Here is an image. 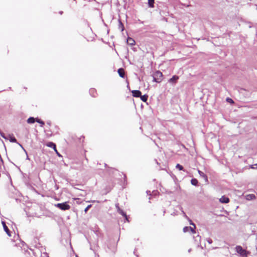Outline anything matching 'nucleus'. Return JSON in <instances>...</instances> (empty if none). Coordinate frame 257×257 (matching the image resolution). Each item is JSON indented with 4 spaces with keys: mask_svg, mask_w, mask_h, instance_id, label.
I'll return each instance as SVG.
<instances>
[{
    "mask_svg": "<svg viewBox=\"0 0 257 257\" xmlns=\"http://www.w3.org/2000/svg\"><path fill=\"white\" fill-rule=\"evenodd\" d=\"M163 74L160 71H157L153 75V81L160 83L162 80Z\"/></svg>",
    "mask_w": 257,
    "mask_h": 257,
    "instance_id": "f257e3e1",
    "label": "nucleus"
},
{
    "mask_svg": "<svg viewBox=\"0 0 257 257\" xmlns=\"http://www.w3.org/2000/svg\"><path fill=\"white\" fill-rule=\"evenodd\" d=\"M54 206L62 210H67L70 208V206L68 204L67 202H65L62 203L55 204Z\"/></svg>",
    "mask_w": 257,
    "mask_h": 257,
    "instance_id": "f03ea898",
    "label": "nucleus"
},
{
    "mask_svg": "<svg viewBox=\"0 0 257 257\" xmlns=\"http://www.w3.org/2000/svg\"><path fill=\"white\" fill-rule=\"evenodd\" d=\"M236 252L239 253L241 256H247V252L242 248L241 246L237 245L235 247Z\"/></svg>",
    "mask_w": 257,
    "mask_h": 257,
    "instance_id": "7ed1b4c3",
    "label": "nucleus"
},
{
    "mask_svg": "<svg viewBox=\"0 0 257 257\" xmlns=\"http://www.w3.org/2000/svg\"><path fill=\"white\" fill-rule=\"evenodd\" d=\"M178 79H179V77L178 76L174 75L171 78H170L168 80V82L171 84H175L176 83Z\"/></svg>",
    "mask_w": 257,
    "mask_h": 257,
    "instance_id": "20e7f679",
    "label": "nucleus"
},
{
    "mask_svg": "<svg viewBox=\"0 0 257 257\" xmlns=\"http://www.w3.org/2000/svg\"><path fill=\"white\" fill-rule=\"evenodd\" d=\"M133 96L136 97H139L141 95V92L140 90H133L132 91Z\"/></svg>",
    "mask_w": 257,
    "mask_h": 257,
    "instance_id": "39448f33",
    "label": "nucleus"
},
{
    "mask_svg": "<svg viewBox=\"0 0 257 257\" xmlns=\"http://www.w3.org/2000/svg\"><path fill=\"white\" fill-rule=\"evenodd\" d=\"M2 223V224H3V226L5 231H6V232L7 233V234L9 236H11L10 230H9L8 227L7 226L5 222L3 221Z\"/></svg>",
    "mask_w": 257,
    "mask_h": 257,
    "instance_id": "423d86ee",
    "label": "nucleus"
},
{
    "mask_svg": "<svg viewBox=\"0 0 257 257\" xmlns=\"http://www.w3.org/2000/svg\"><path fill=\"white\" fill-rule=\"evenodd\" d=\"M219 201L222 203H227L229 202V199L228 197L223 196L220 198Z\"/></svg>",
    "mask_w": 257,
    "mask_h": 257,
    "instance_id": "0eeeda50",
    "label": "nucleus"
},
{
    "mask_svg": "<svg viewBox=\"0 0 257 257\" xmlns=\"http://www.w3.org/2000/svg\"><path fill=\"white\" fill-rule=\"evenodd\" d=\"M118 73L119 75V76L121 78H124L125 75V73L124 69L122 68H119L118 69Z\"/></svg>",
    "mask_w": 257,
    "mask_h": 257,
    "instance_id": "6e6552de",
    "label": "nucleus"
},
{
    "mask_svg": "<svg viewBox=\"0 0 257 257\" xmlns=\"http://www.w3.org/2000/svg\"><path fill=\"white\" fill-rule=\"evenodd\" d=\"M117 212L119 214L122 215L123 216H124L125 217L126 220L128 221L127 216L126 213L122 209H121L120 208H118Z\"/></svg>",
    "mask_w": 257,
    "mask_h": 257,
    "instance_id": "1a4fd4ad",
    "label": "nucleus"
},
{
    "mask_svg": "<svg viewBox=\"0 0 257 257\" xmlns=\"http://www.w3.org/2000/svg\"><path fill=\"white\" fill-rule=\"evenodd\" d=\"M245 198L247 200H251L255 198V196L254 194H248L246 195Z\"/></svg>",
    "mask_w": 257,
    "mask_h": 257,
    "instance_id": "9d476101",
    "label": "nucleus"
},
{
    "mask_svg": "<svg viewBox=\"0 0 257 257\" xmlns=\"http://www.w3.org/2000/svg\"><path fill=\"white\" fill-rule=\"evenodd\" d=\"M127 43L128 45L131 46H133L135 44V40L131 38H128V39H127Z\"/></svg>",
    "mask_w": 257,
    "mask_h": 257,
    "instance_id": "9b49d317",
    "label": "nucleus"
},
{
    "mask_svg": "<svg viewBox=\"0 0 257 257\" xmlns=\"http://www.w3.org/2000/svg\"><path fill=\"white\" fill-rule=\"evenodd\" d=\"M198 172L199 173V174L200 175V176L202 177H203L206 181H208V178H207V176L202 171H200V170H198Z\"/></svg>",
    "mask_w": 257,
    "mask_h": 257,
    "instance_id": "f8f14e48",
    "label": "nucleus"
},
{
    "mask_svg": "<svg viewBox=\"0 0 257 257\" xmlns=\"http://www.w3.org/2000/svg\"><path fill=\"white\" fill-rule=\"evenodd\" d=\"M7 137L8 138V139L10 140L11 142L17 143V141L14 137L9 135V136H7Z\"/></svg>",
    "mask_w": 257,
    "mask_h": 257,
    "instance_id": "ddd939ff",
    "label": "nucleus"
},
{
    "mask_svg": "<svg viewBox=\"0 0 257 257\" xmlns=\"http://www.w3.org/2000/svg\"><path fill=\"white\" fill-rule=\"evenodd\" d=\"M190 224L194 226V228L192 227H190L189 231H191L192 233H195V231L194 230V228H195V224L192 222L191 220L190 221Z\"/></svg>",
    "mask_w": 257,
    "mask_h": 257,
    "instance_id": "4468645a",
    "label": "nucleus"
},
{
    "mask_svg": "<svg viewBox=\"0 0 257 257\" xmlns=\"http://www.w3.org/2000/svg\"><path fill=\"white\" fill-rule=\"evenodd\" d=\"M36 121V119L33 117H30L27 119V122L28 123H33Z\"/></svg>",
    "mask_w": 257,
    "mask_h": 257,
    "instance_id": "2eb2a0df",
    "label": "nucleus"
},
{
    "mask_svg": "<svg viewBox=\"0 0 257 257\" xmlns=\"http://www.w3.org/2000/svg\"><path fill=\"white\" fill-rule=\"evenodd\" d=\"M154 1L155 0H148V5L150 8H154Z\"/></svg>",
    "mask_w": 257,
    "mask_h": 257,
    "instance_id": "dca6fc26",
    "label": "nucleus"
},
{
    "mask_svg": "<svg viewBox=\"0 0 257 257\" xmlns=\"http://www.w3.org/2000/svg\"><path fill=\"white\" fill-rule=\"evenodd\" d=\"M141 97V99L144 101V102H146L147 101V99H148V95H141V96H140Z\"/></svg>",
    "mask_w": 257,
    "mask_h": 257,
    "instance_id": "f3484780",
    "label": "nucleus"
},
{
    "mask_svg": "<svg viewBox=\"0 0 257 257\" xmlns=\"http://www.w3.org/2000/svg\"><path fill=\"white\" fill-rule=\"evenodd\" d=\"M191 183L193 185L196 186L198 184V181L196 179H192L191 180Z\"/></svg>",
    "mask_w": 257,
    "mask_h": 257,
    "instance_id": "a211bd4d",
    "label": "nucleus"
},
{
    "mask_svg": "<svg viewBox=\"0 0 257 257\" xmlns=\"http://www.w3.org/2000/svg\"><path fill=\"white\" fill-rule=\"evenodd\" d=\"M55 144L53 142H49L47 144L46 146L50 148H55Z\"/></svg>",
    "mask_w": 257,
    "mask_h": 257,
    "instance_id": "6ab92c4d",
    "label": "nucleus"
},
{
    "mask_svg": "<svg viewBox=\"0 0 257 257\" xmlns=\"http://www.w3.org/2000/svg\"><path fill=\"white\" fill-rule=\"evenodd\" d=\"M36 121L41 124V126H43L44 125V122L40 119L36 118Z\"/></svg>",
    "mask_w": 257,
    "mask_h": 257,
    "instance_id": "aec40b11",
    "label": "nucleus"
},
{
    "mask_svg": "<svg viewBox=\"0 0 257 257\" xmlns=\"http://www.w3.org/2000/svg\"><path fill=\"white\" fill-rule=\"evenodd\" d=\"M176 168L177 169H178V170H183V171H185L183 169V167L182 165H180L179 164H177L176 166Z\"/></svg>",
    "mask_w": 257,
    "mask_h": 257,
    "instance_id": "412c9836",
    "label": "nucleus"
},
{
    "mask_svg": "<svg viewBox=\"0 0 257 257\" xmlns=\"http://www.w3.org/2000/svg\"><path fill=\"white\" fill-rule=\"evenodd\" d=\"M119 28L121 30V31L124 30V26L120 21H119Z\"/></svg>",
    "mask_w": 257,
    "mask_h": 257,
    "instance_id": "4be33fe9",
    "label": "nucleus"
},
{
    "mask_svg": "<svg viewBox=\"0 0 257 257\" xmlns=\"http://www.w3.org/2000/svg\"><path fill=\"white\" fill-rule=\"evenodd\" d=\"M226 101L227 102H229V103H231V104H233V103H234V101H233V100L231 98H229V97L226 98Z\"/></svg>",
    "mask_w": 257,
    "mask_h": 257,
    "instance_id": "5701e85b",
    "label": "nucleus"
},
{
    "mask_svg": "<svg viewBox=\"0 0 257 257\" xmlns=\"http://www.w3.org/2000/svg\"><path fill=\"white\" fill-rule=\"evenodd\" d=\"M190 227L188 226H185L183 228V231L184 232H187L189 231Z\"/></svg>",
    "mask_w": 257,
    "mask_h": 257,
    "instance_id": "b1692460",
    "label": "nucleus"
},
{
    "mask_svg": "<svg viewBox=\"0 0 257 257\" xmlns=\"http://www.w3.org/2000/svg\"><path fill=\"white\" fill-rule=\"evenodd\" d=\"M92 206L91 205H88L84 209V212L86 213L88 209Z\"/></svg>",
    "mask_w": 257,
    "mask_h": 257,
    "instance_id": "393cba45",
    "label": "nucleus"
},
{
    "mask_svg": "<svg viewBox=\"0 0 257 257\" xmlns=\"http://www.w3.org/2000/svg\"><path fill=\"white\" fill-rule=\"evenodd\" d=\"M1 136L5 139H8V138L6 136H5V134L3 133H1Z\"/></svg>",
    "mask_w": 257,
    "mask_h": 257,
    "instance_id": "a878e982",
    "label": "nucleus"
},
{
    "mask_svg": "<svg viewBox=\"0 0 257 257\" xmlns=\"http://www.w3.org/2000/svg\"><path fill=\"white\" fill-rule=\"evenodd\" d=\"M251 169H257V164L255 165H252L250 166Z\"/></svg>",
    "mask_w": 257,
    "mask_h": 257,
    "instance_id": "bb28decb",
    "label": "nucleus"
},
{
    "mask_svg": "<svg viewBox=\"0 0 257 257\" xmlns=\"http://www.w3.org/2000/svg\"><path fill=\"white\" fill-rule=\"evenodd\" d=\"M115 207H116V209H117V211L118 210V208H119V204H118V203H116V204H115Z\"/></svg>",
    "mask_w": 257,
    "mask_h": 257,
    "instance_id": "cd10ccee",
    "label": "nucleus"
},
{
    "mask_svg": "<svg viewBox=\"0 0 257 257\" xmlns=\"http://www.w3.org/2000/svg\"><path fill=\"white\" fill-rule=\"evenodd\" d=\"M207 241L210 244H211L212 243V240L211 239H210V238H208L207 239Z\"/></svg>",
    "mask_w": 257,
    "mask_h": 257,
    "instance_id": "c85d7f7f",
    "label": "nucleus"
},
{
    "mask_svg": "<svg viewBox=\"0 0 257 257\" xmlns=\"http://www.w3.org/2000/svg\"><path fill=\"white\" fill-rule=\"evenodd\" d=\"M94 91H95V90L94 89H91L90 90V93H94Z\"/></svg>",
    "mask_w": 257,
    "mask_h": 257,
    "instance_id": "c756f323",
    "label": "nucleus"
},
{
    "mask_svg": "<svg viewBox=\"0 0 257 257\" xmlns=\"http://www.w3.org/2000/svg\"><path fill=\"white\" fill-rule=\"evenodd\" d=\"M18 144L19 145V146L24 150V151L26 152V153H27L26 152V151L25 150V149L23 147V146L20 144Z\"/></svg>",
    "mask_w": 257,
    "mask_h": 257,
    "instance_id": "7c9ffc66",
    "label": "nucleus"
},
{
    "mask_svg": "<svg viewBox=\"0 0 257 257\" xmlns=\"http://www.w3.org/2000/svg\"><path fill=\"white\" fill-rule=\"evenodd\" d=\"M75 200H76L77 203H79V200L80 199L79 198H75Z\"/></svg>",
    "mask_w": 257,
    "mask_h": 257,
    "instance_id": "2f4dec72",
    "label": "nucleus"
},
{
    "mask_svg": "<svg viewBox=\"0 0 257 257\" xmlns=\"http://www.w3.org/2000/svg\"><path fill=\"white\" fill-rule=\"evenodd\" d=\"M57 154V155L59 156V157H61V155L58 153V152L57 151V152H55Z\"/></svg>",
    "mask_w": 257,
    "mask_h": 257,
    "instance_id": "473e14b6",
    "label": "nucleus"
},
{
    "mask_svg": "<svg viewBox=\"0 0 257 257\" xmlns=\"http://www.w3.org/2000/svg\"><path fill=\"white\" fill-rule=\"evenodd\" d=\"M55 151V152H57V149H56V145H55V148H52Z\"/></svg>",
    "mask_w": 257,
    "mask_h": 257,
    "instance_id": "72a5a7b5",
    "label": "nucleus"
},
{
    "mask_svg": "<svg viewBox=\"0 0 257 257\" xmlns=\"http://www.w3.org/2000/svg\"><path fill=\"white\" fill-rule=\"evenodd\" d=\"M182 212H183V214H184V216L186 218H187V215L185 214V213L184 212V211H182Z\"/></svg>",
    "mask_w": 257,
    "mask_h": 257,
    "instance_id": "f704fd0d",
    "label": "nucleus"
},
{
    "mask_svg": "<svg viewBox=\"0 0 257 257\" xmlns=\"http://www.w3.org/2000/svg\"><path fill=\"white\" fill-rule=\"evenodd\" d=\"M150 191H147V193L148 194H149V193H150Z\"/></svg>",
    "mask_w": 257,
    "mask_h": 257,
    "instance_id": "c9c22d12",
    "label": "nucleus"
},
{
    "mask_svg": "<svg viewBox=\"0 0 257 257\" xmlns=\"http://www.w3.org/2000/svg\"><path fill=\"white\" fill-rule=\"evenodd\" d=\"M62 12H60V14H62Z\"/></svg>",
    "mask_w": 257,
    "mask_h": 257,
    "instance_id": "e433bc0d",
    "label": "nucleus"
},
{
    "mask_svg": "<svg viewBox=\"0 0 257 257\" xmlns=\"http://www.w3.org/2000/svg\"><path fill=\"white\" fill-rule=\"evenodd\" d=\"M191 251V249H189L188 251L190 252Z\"/></svg>",
    "mask_w": 257,
    "mask_h": 257,
    "instance_id": "4c0bfd02",
    "label": "nucleus"
},
{
    "mask_svg": "<svg viewBox=\"0 0 257 257\" xmlns=\"http://www.w3.org/2000/svg\"><path fill=\"white\" fill-rule=\"evenodd\" d=\"M76 257H78L77 255H76Z\"/></svg>",
    "mask_w": 257,
    "mask_h": 257,
    "instance_id": "58836bf2",
    "label": "nucleus"
}]
</instances>
